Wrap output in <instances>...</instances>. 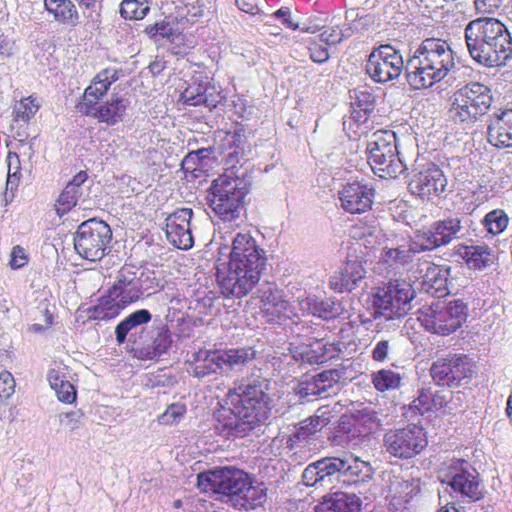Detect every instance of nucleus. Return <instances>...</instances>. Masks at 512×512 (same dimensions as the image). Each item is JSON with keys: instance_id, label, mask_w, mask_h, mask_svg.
I'll use <instances>...</instances> for the list:
<instances>
[{"instance_id": "72a5a7b5", "label": "nucleus", "mask_w": 512, "mask_h": 512, "mask_svg": "<svg viewBox=\"0 0 512 512\" xmlns=\"http://www.w3.org/2000/svg\"><path fill=\"white\" fill-rule=\"evenodd\" d=\"M361 502L354 493L335 492L324 496L315 512H360Z\"/></svg>"}, {"instance_id": "2f4dec72", "label": "nucleus", "mask_w": 512, "mask_h": 512, "mask_svg": "<svg viewBox=\"0 0 512 512\" xmlns=\"http://www.w3.org/2000/svg\"><path fill=\"white\" fill-rule=\"evenodd\" d=\"M219 353L223 365V375L241 372L246 367L250 368L257 356V351L250 346L220 349Z\"/></svg>"}, {"instance_id": "052dcab7", "label": "nucleus", "mask_w": 512, "mask_h": 512, "mask_svg": "<svg viewBox=\"0 0 512 512\" xmlns=\"http://www.w3.org/2000/svg\"><path fill=\"white\" fill-rule=\"evenodd\" d=\"M186 412V408L184 405L180 404H172L170 405L166 411L160 416L159 421L165 425H172L177 423L181 417Z\"/></svg>"}, {"instance_id": "8fccbe9b", "label": "nucleus", "mask_w": 512, "mask_h": 512, "mask_svg": "<svg viewBox=\"0 0 512 512\" xmlns=\"http://www.w3.org/2000/svg\"><path fill=\"white\" fill-rule=\"evenodd\" d=\"M144 32L154 41L161 39L173 41L175 36L173 25L166 18L147 25Z\"/></svg>"}, {"instance_id": "c85d7f7f", "label": "nucleus", "mask_w": 512, "mask_h": 512, "mask_svg": "<svg viewBox=\"0 0 512 512\" xmlns=\"http://www.w3.org/2000/svg\"><path fill=\"white\" fill-rule=\"evenodd\" d=\"M249 147L247 146L246 137L241 130L228 133L221 146L222 160L228 166L226 172H234L238 164L241 165L245 161V157Z\"/></svg>"}, {"instance_id": "6e6d98bb", "label": "nucleus", "mask_w": 512, "mask_h": 512, "mask_svg": "<svg viewBox=\"0 0 512 512\" xmlns=\"http://www.w3.org/2000/svg\"><path fill=\"white\" fill-rule=\"evenodd\" d=\"M354 417L359 423L366 426L369 430L376 428L381 422L378 417V413L370 406H365L362 409L356 410Z\"/></svg>"}, {"instance_id": "473e14b6", "label": "nucleus", "mask_w": 512, "mask_h": 512, "mask_svg": "<svg viewBox=\"0 0 512 512\" xmlns=\"http://www.w3.org/2000/svg\"><path fill=\"white\" fill-rule=\"evenodd\" d=\"M189 373L199 380L214 374L223 375V365L219 350H199L193 354Z\"/></svg>"}, {"instance_id": "864d4df0", "label": "nucleus", "mask_w": 512, "mask_h": 512, "mask_svg": "<svg viewBox=\"0 0 512 512\" xmlns=\"http://www.w3.org/2000/svg\"><path fill=\"white\" fill-rule=\"evenodd\" d=\"M8 160V175L6 182V189L13 191L18 187L20 180V159L16 153L9 152L7 156Z\"/></svg>"}, {"instance_id": "774afa93", "label": "nucleus", "mask_w": 512, "mask_h": 512, "mask_svg": "<svg viewBox=\"0 0 512 512\" xmlns=\"http://www.w3.org/2000/svg\"><path fill=\"white\" fill-rule=\"evenodd\" d=\"M27 263L25 249L19 245L13 247L11 252L10 266L13 269H19Z\"/></svg>"}, {"instance_id": "49530a36", "label": "nucleus", "mask_w": 512, "mask_h": 512, "mask_svg": "<svg viewBox=\"0 0 512 512\" xmlns=\"http://www.w3.org/2000/svg\"><path fill=\"white\" fill-rule=\"evenodd\" d=\"M372 383L380 392L394 390L400 387L401 376L392 370L381 369L373 374Z\"/></svg>"}, {"instance_id": "ea45409f", "label": "nucleus", "mask_w": 512, "mask_h": 512, "mask_svg": "<svg viewBox=\"0 0 512 512\" xmlns=\"http://www.w3.org/2000/svg\"><path fill=\"white\" fill-rule=\"evenodd\" d=\"M45 10L63 25L75 27L79 24V13L72 0H44Z\"/></svg>"}, {"instance_id": "bb28decb", "label": "nucleus", "mask_w": 512, "mask_h": 512, "mask_svg": "<svg viewBox=\"0 0 512 512\" xmlns=\"http://www.w3.org/2000/svg\"><path fill=\"white\" fill-rule=\"evenodd\" d=\"M425 248L422 245L417 233L408 242L407 245H401L397 248H384L382 249L379 264L386 265L388 268L393 270L399 269L408 263L413 261L414 256L417 253L425 252Z\"/></svg>"}, {"instance_id": "412c9836", "label": "nucleus", "mask_w": 512, "mask_h": 512, "mask_svg": "<svg viewBox=\"0 0 512 512\" xmlns=\"http://www.w3.org/2000/svg\"><path fill=\"white\" fill-rule=\"evenodd\" d=\"M151 319L152 314L147 309L136 310L125 317L115 327V339L118 345L124 344L127 338L134 346L140 344V340L148 333L144 325Z\"/></svg>"}, {"instance_id": "cd10ccee", "label": "nucleus", "mask_w": 512, "mask_h": 512, "mask_svg": "<svg viewBox=\"0 0 512 512\" xmlns=\"http://www.w3.org/2000/svg\"><path fill=\"white\" fill-rule=\"evenodd\" d=\"M172 344L171 333L166 326H161L152 331L150 341L140 340L135 345V356L140 360H156L165 354Z\"/></svg>"}, {"instance_id": "9b49d317", "label": "nucleus", "mask_w": 512, "mask_h": 512, "mask_svg": "<svg viewBox=\"0 0 512 512\" xmlns=\"http://www.w3.org/2000/svg\"><path fill=\"white\" fill-rule=\"evenodd\" d=\"M264 269L257 268V265L235 267L233 264H226L217 260L216 278L221 293L226 298H242L253 291L259 284L261 273Z\"/></svg>"}, {"instance_id": "4468645a", "label": "nucleus", "mask_w": 512, "mask_h": 512, "mask_svg": "<svg viewBox=\"0 0 512 512\" xmlns=\"http://www.w3.org/2000/svg\"><path fill=\"white\" fill-rule=\"evenodd\" d=\"M472 374L473 364L467 355L449 354L437 358L430 367V376L438 386H461Z\"/></svg>"}, {"instance_id": "0e129e2a", "label": "nucleus", "mask_w": 512, "mask_h": 512, "mask_svg": "<svg viewBox=\"0 0 512 512\" xmlns=\"http://www.w3.org/2000/svg\"><path fill=\"white\" fill-rule=\"evenodd\" d=\"M310 59L315 63H325L329 59L328 49L316 42L311 43L308 46Z\"/></svg>"}, {"instance_id": "58836bf2", "label": "nucleus", "mask_w": 512, "mask_h": 512, "mask_svg": "<svg viewBox=\"0 0 512 512\" xmlns=\"http://www.w3.org/2000/svg\"><path fill=\"white\" fill-rule=\"evenodd\" d=\"M456 255L461 257L471 269L482 270L493 264L494 255L492 250L483 245H459Z\"/></svg>"}, {"instance_id": "13d9d810", "label": "nucleus", "mask_w": 512, "mask_h": 512, "mask_svg": "<svg viewBox=\"0 0 512 512\" xmlns=\"http://www.w3.org/2000/svg\"><path fill=\"white\" fill-rule=\"evenodd\" d=\"M413 407L420 414L433 410V390L432 388H422L418 392V397L413 401Z\"/></svg>"}, {"instance_id": "c756f323", "label": "nucleus", "mask_w": 512, "mask_h": 512, "mask_svg": "<svg viewBox=\"0 0 512 512\" xmlns=\"http://www.w3.org/2000/svg\"><path fill=\"white\" fill-rule=\"evenodd\" d=\"M122 75L121 69L105 68L98 72L91 84L85 89L82 101L78 106L95 104L107 93L110 86Z\"/></svg>"}, {"instance_id": "603ef678", "label": "nucleus", "mask_w": 512, "mask_h": 512, "mask_svg": "<svg viewBox=\"0 0 512 512\" xmlns=\"http://www.w3.org/2000/svg\"><path fill=\"white\" fill-rule=\"evenodd\" d=\"M215 153V148L212 146L206 148H199L194 151H190L183 159L182 164L186 165L187 168L197 169V166H203L204 161L211 159Z\"/></svg>"}, {"instance_id": "ddd939ff", "label": "nucleus", "mask_w": 512, "mask_h": 512, "mask_svg": "<svg viewBox=\"0 0 512 512\" xmlns=\"http://www.w3.org/2000/svg\"><path fill=\"white\" fill-rule=\"evenodd\" d=\"M402 54L393 46L386 44L374 48L366 63V72L370 78L380 84L397 79L405 70Z\"/></svg>"}, {"instance_id": "a19ab883", "label": "nucleus", "mask_w": 512, "mask_h": 512, "mask_svg": "<svg viewBox=\"0 0 512 512\" xmlns=\"http://www.w3.org/2000/svg\"><path fill=\"white\" fill-rule=\"evenodd\" d=\"M327 424V419L320 416H312L300 422L295 431L289 436V447L309 442Z\"/></svg>"}, {"instance_id": "c03bdc74", "label": "nucleus", "mask_w": 512, "mask_h": 512, "mask_svg": "<svg viewBox=\"0 0 512 512\" xmlns=\"http://www.w3.org/2000/svg\"><path fill=\"white\" fill-rule=\"evenodd\" d=\"M167 240L176 248L188 250L193 246V237L190 226L181 224L166 225Z\"/></svg>"}, {"instance_id": "09e8293b", "label": "nucleus", "mask_w": 512, "mask_h": 512, "mask_svg": "<svg viewBox=\"0 0 512 512\" xmlns=\"http://www.w3.org/2000/svg\"><path fill=\"white\" fill-rule=\"evenodd\" d=\"M39 105L31 96L16 102L13 109L14 121L28 122L38 111Z\"/></svg>"}, {"instance_id": "6e6552de", "label": "nucleus", "mask_w": 512, "mask_h": 512, "mask_svg": "<svg viewBox=\"0 0 512 512\" xmlns=\"http://www.w3.org/2000/svg\"><path fill=\"white\" fill-rule=\"evenodd\" d=\"M396 140L393 131L378 130L367 143L368 163L381 178H396L406 169L399 157Z\"/></svg>"}, {"instance_id": "c9c22d12", "label": "nucleus", "mask_w": 512, "mask_h": 512, "mask_svg": "<svg viewBox=\"0 0 512 512\" xmlns=\"http://www.w3.org/2000/svg\"><path fill=\"white\" fill-rule=\"evenodd\" d=\"M88 179L86 171L78 172L65 186L57 199V214L59 216L69 212L76 206L79 198L83 194L82 185Z\"/></svg>"}, {"instance_id": "1a4fd4ad", "label": "nucleus", "mask_w": 512, "mask_h": 512, "mask_svg": "<svg viewBox=\"0 0 512 512\" xmlns=\"http://www.w3.org/2000/svg\"><path fill=\"white\" fill-rule=\"evenodd\" d=\"M467 305L460 299L434 302L418 311V320L428 332L442 336L459 329L467 318Z\"/></svg>"}, {"instance_id": "3c124183", "label": "nucleus", "mask_w": 512, "mask_h": 512, "mask_svg": "<svg viewBox=\"0 0 512 512\" xmlns=\"http://www.w3.org/2000/svg\"><path fill=\"white\" fill-rule=\"evenodd\" d=\"M508 216L502 210H493L483 219L487 231L493 235L502 233L508 225Z\"/></svg>"}, {"instance_id": "37998d69", "label": "nucleus", "mask_w": 512, "mask_h": 512, "mask_svg": "<svg viewBox=\"0 0 512 512\" xmlns=\"http://www.w3.org/2000/svg\"><path fill=\"white\" fill-rule=\"evenodd\" d=\"M128 305L127 303H122L119 297L113 295L112 290L109 288L107 294L102 296L98 304L94 306L93 317L101 320L112 319Z\"/></svg>"}, {"instance_id": "5fc2aeb1", "label": "nucleus", "mask_w": 512, "mask_h": 512, "mask_svg": "<svg viewBox=\"0 0 512 512\" xmlns=\"http://www.w3.org/2000/svg\"><path fill=\"white\" fill-rule=\"evenodd\" d=\"M292 358L296 362L314 364L319 360V356L316 355L315 351L310 348L309 345H292L289 348Z\"/></svg>"}, {"instance_id": "680f3d73", "label": "nucleus", "mask_w": 512, "mask_h": 512, "mask_svg": "<svg viewBox=\"0 0 512 512\" xmlns=\"http://www.w3.org/2000/svg\"><path fill=\"white\" fill-rule=\"evenodd\" d=\"M53 390L61 402L71 404L76 400V389L69 381L62 382Z\"/></svg>"}, {"instance_id": "aec40b11", "label": "nucleus", "mask_w": 512, "mask_h": 512, "mask_svg": "<svg viewBox=\"0 0 512 512\" xmlns=\"http://www.w3.org/2000/svg\"><path fill=\"white\" fill-rule=\"evenodd\" d=\"M446 186L447 178L443 171L434 164L416 173L409 183V189L413 194L427 200L439 197L445 191Z\"/></svg>"}, {"instance_id": "4d7b16f0", "label": "nucleus", "mask_w": 512, "mask_h": 512, "mask_svg": "<svg viewBox=\"0 0 512 512\" xmlns=\"http://www.w3.org/2000/svg\"><path fill=\"white\" fill-rule=\"evenodd\" d=\"M141 296L148 291L156 290L161 287V280L157 277L155 271H142L138 273Z\"/></svg>"}, {"instance_id": "7c9ffc66", "label": "nucleus", "mask_w": 512, "mask_h": 512, "mask_svg": "<svg viewBox=\"0 0 512 512\" xmlns=\"http://www.w3.org/2000/svg\"><path fill=\"white\" fill-rule=\"evenodd\" d=\"M298 305L304 314H311L325 320L334 319L344 312L341 302L332 298L319 299L313 295L298 298Z\"/></svg>"}, {"instance_id": "5701e85b", "label": "nucleus", "mask_w": 512, "mask_h": 512, "mask_svg": "<svg viewBox=\"0 0 512 512\" xmlns=\"http://www.w3.org/2000/svg\"><path fill=\"white\" fill-rule=\"evenodd\" d=\"M366 270L358 258L348 259L331 277L330 288L336 292H351L364 280Z\"/></svg>"}, {"instance_id": "e2e57ef3", "label": "nucleus", "mask_w": 512, "mask_h": 512, "mask_svg": "<svg viewBox=\"0 0 512 512\" xmlns=\"http://www.w3.org/2000/svg\"><path fill=\"white\" fill-rule=\"evenodd\" d=\"M192 215L193 212L190 208L178 209L167 217L166 225L181 224L183 226H190Z\"/></svg>"}, {"instance_id": "4be33fe9", "label": "nucleus", "mask_w": 512, "mask_h": 512, "mask_svg": "<svg viewBox=\"0 0 512 512\" xmlns=\"http://www.w3.org/2000/svg\"><path fill=\"white\" fill-rule=\"evenodd\" d=\"M374 196V189L360 182L349 183L339 191L342 208L351 214H360L369 210Z\"/></svg>"}, {"instance_id": "6ab92c4d", "label": "nucleus", "mask_w": 512, "mask_h": 512, "mask_svg": "<svg viewBox=\"0 0 512 512\" xmlns=\"http://www.w3.org/2000/svg\"><path fill=\"white\" fill-rule=\"evenodd\" d=\"M340 374L338 370L331 369L315 375H306L294 387V391L301 399L307 401L312 397L327 398L338 389Z\"/></svg>"}, {"instance_id": "423d86ee", "label": "nucleus", "mask_w": 512, "mask_h": 512, "mask_svg": "<svg viewBox=\"0 0 512 512\" xmlns=\"http://www.w3.org/2000/svg\"><path fill=\"white\" fill-rule=\"evenodd\" d=\"M492 102L488 86L479 82L467 83L451 96L448 118L462 129H469L486 115Z\"/></svg>"}, {"instance_id": "4c0bfd02", "label": "nucleus", "mask_w": 512, "mask_h": 512, "mask_svg": "<svg viewBox=\"0 0 512 512\" xmlns=\"http://www.w3.org/2000/svg\"><path fill=\"white\" fill-rule=\"evenodd\" d=\"M416 265L418 274L416 278L431 288L440 289L447 284L448 277L451 276L452 268L450 266H438L427 260H418Z\"/></svg>"}, {"instance_id": "7ed1b4c3", "label": "nucleus", "mask_w": 512, "mask_h": 512, "mask_svg": "<svg viewBox=\"0 0 512 512\" xmlns=\"http://www.w3.org/2000/svg\"><path fill=\"white\" fill-rule=\"evenodd\" d=\"M464 38L470 57L480 65L502 67L512 58V37L496 18L470 21L464 29Z\"/></svg>"}, {"instance_id": "dca6fc26", "label": "nucleus", "mask_w": 512, "mask_h": 512, "mask_svg": "<svg viewBox=\"0 0 512 512\" xmlns=\"http://www.w3.org/2000/svg\"><path fill=\"white\" fill-rule=\"evenodd\" d=\"M442 482H446L455 492L470 501L475 502L483 497L479 474L465 460H453Z\"/></svg>"}, {"instance_id": "f03ea898", "label": "nucleus", "mask_w": 512, "mask_h": 512, "mask_svg": "<svg viewBox=\"0 0 512 512\" xmlns=\"http://www.w3.org/2000/svg\"><path fill=\"white\" fill-rule=\"evenodd\" d=\"M197 486L203 492L219 495L220 501L239 510H253L266 500V489L253 485L248 473L232 466L217 467L198 474Z\"/></svg>"}, {"instance_id": "f704fd0d", "label": "nucleus", "mask_w": 512, "mask_h": 512, "mask_svg": "<svg viewBox=\"0 0 512 512\" xmlns=\"http://www.w3.org/2000/svg\"><path fill=\"white\" fill-rule=\"evenodd\" d=\"M332 467V457H325L313 463H310L302 473V482L305 486L327 487L334 482Z\"/></svg>"}, {"instance_id": "f8f14e48", "label": "nucleus", "mask_w": 512, "mask_h": 512, "mask_svg": "<svg viewBox=\"0 0 512 512\" xmlns=\"http://www.w3.org/2000/svg\"><path fill=\"white\" fill-rule=\"evenodd\" d=\"M469 220L466 217L449 216L431 223L416 233L426 251L446 246L468 235Z\"/></svg>"}, {"instance_id": "69168bd1", "label": "nucleus", "mask_w": 512, "mask_h": 512, "mask_svg": "<svg viewBox=\"0 0 512 512\" xmlns=\"http://www.w3.org/2000/svg\"><path fill=\"white\" fill-rule=\"evenodd\" d=\"M82 414L79 411H72L68 413H62L59 415L61 425L66 429L73 431L79 428L81 423Z\"/></svg>"}, {"instance_id": "f257e3e1", "label": "nucleus", "mask_w": 512, "mask_h": 512, "mask_svg": "<svg viewBox=\"0 0 512 512\" xmlns=\"http://www.w3.org/2000/svg\"><path fill=\"white\" fill-rule=\"evenodd\" d=\"M271 382L261 369L252 367L247 376L234 382L227 393L229 408L216 415L215 430L225 438H241L264 424L271 413Z\"/></svg>"}, {"instance_id": "9d476101", "label": "nucleus", "mask_w": 512, "mask_h": 512, "mask_svg": "<svg viewBox=\"0 0 512 512\" xmlns=\"http://www.w3.org/2000/svg\"><path fill=\"white\" fill-rule=\"evenodd\" d=\"M112 240L110 226L96 218L81 223L74 236L76 252L88 261L101 260L110 251L109 244Z\"/></svg>"}, {"instance_id": "a878e982", "label": "nucleus", "mask_w": 512, "mask_h": 512, "mask_svg": "<svg viewBox=\"0 0 512 512\" xmlns=\"http://www.w3.org/2000/svg\"><path fill=\"white\" fill-rule=\"evenodd\" d=\"M487 140L498 148L512 147V110L494 113L489 117L487 125Z\"/></svg>"}, {"instance_id": "393cba45", "label": "nucleus", "mask_w": 512, "mask_h": 512, "mask_svg": "<svg viewBox=\"0 0 512 512\" xmlns=\"http://www.w3.org/2000/svg\"><path fill=\"white\" fill-rule=\"evenodd\" d=\"M128 103L127 99L113 97L105 104L99 105V102H96L95 104H88L86 107L78 106V110L84 115L94 117L100 122L113 126L123 120Z\"/></svg>"}, {"instance_id": "f3484780", "label": "nucleus", "mask_w": 512, "mask_h": 512, "mask_svg": "<svg viewBox=\"0 0 512 512\" xmlns=\"http://www.w3.org/2000/svg\"><path fill=\"white\" fill-rule=\"evenodd\" d=\"M221 254L228 255L229 261L226 264H233L235 267L257 265V268L265 269L267 258L265 251L260 248L256 240L248 232H239L232 238V247L225 246L220 250Z\"/></svg>"}, {"instance_id": "a211bd4d", "label": "nucleus", "mask_w": 512, "mask_h": 512, "mask_svg": "<svg viewBox=\"0 0 512 512\" xmlns=\"http://www.w3.org/2000/svg\"><path fill=\"white\" fill-rule=\"evenodd\" d=\"M334 480L347 485H360L369 482L374 474V469L367 461L353 454H347L343 458L332 457Z\"/></svg>"}, {"instance_id": "20e7f679", "label": "nucleus", "mask_w": 512, "mask_h": 512, "mask_svg": "<svg viewBox=\"0 0 512 512\" xmlns=\"http://www.w3.org/2000/svg\"><path fill=\"white\" fill-rule=\"evenodd\" d=\"M454 51L440 38L424 39L408 58L405 75L414 89L430 88L455 68Z\"/></svg>"}, {"instance_id": "bf43d9fd", "label": "nucleus", "mask_w": 512, "mask_h": 512, "mask_svg": "<svg viewBox=\"0 0 512 512\" xmlns=\"http://www.w3.org/2000/svg\"><path fill=\"white\" fill-rule=\"evenodd\" d=\"M15 392V380L8 371L0 373V402L8 400Z\"/></svg>"}, {"instance_id": "39448f33", "label": "nucleus", "mask_w": 512, "mask_h": 512, "mask_svg": "<svg viewBox=\"0 0 512 512\" xmlns=\"http://www.w3.org/2000/svg\"><path fill=\"white\" fill-rule=\"evenodd\" d=\"M250 182L235 172H225L212 181L208 190L209 207L224 222L240 217L244 199L249 193Z\"/></svg>"}, {"instance_id": "a18cd8bd", "label": "nucleus", "mask_w": 512, "mask_h": 512, "mask_svg": "<svg viewBox=\"0 0 512 512\" xmlns=\"http://www.w3.org/2000/svg\"><path fill=\"white\" fill-rule=\"evenodd\" d=\"M350 98L352 106L364 112L365 115H369L375 108L376 98L368 87H360L350 92Z\"/></svg>"}, {"instance_id": "338daca9", "label": "nucleus", "mask_w": 512, "mask_h": 512, "mask_svg": "<svg viewBox=\"0 0 512 512\" xmlns=\"http://www.w3.org/2000/svg\"><path fill=\"white\" fill-rule=\"evenodd\" d=\"M466 401L465 393L462 391L449 392L448 411L457 412L463 409Z\"/></svg>"}, {"instance_id": "0eeeda50", "label": "nucleus", "mask_w": 512, "mask_h": 512, "mask_svg": "<svg viewBox=\"0 0 512 512\" xmlns=\"http://www.w3.org/2000/svg\"><path fill=\"white\" fill-rule=\"evenodd\" d=\"M415 290L405 280L381 282L371 289V316L374 320L401 319L412 309Z\"/></svg>"}, {"instance_id": "b1692460", "label": "nucleus", "mask_w": 512, "mask_h": 512, "mask_svg": "<svg viewBox=\"0 0 512 512\" xmlns=\"http://www.w3.org/2000/svg\"><path fill=\"white\" fill-rule=\"evenodd\" d=\"M139 268L133 265H124L115 277L114 284L110 287L112 294L120 298L122 303L131 304L141 297L139 279Z\"/></svg>"}, {"instance_id": "e433bc0d", "label": "nucleus", "mask_w": 512, "mask_h": 512, "mask_svg": "<svg viewBox=\"0 0 512 512\" xmlns=\"http://www.w3.org/2000/svg\"><path fill=\"white\" fill-rule=\"evenodd\" d=\"M252 297L259 299L263 309L271 314H275L276 317H279L288 306L287 302L283 299L282 291L270 282L261 283L257 290L253 292Z\"/></svg>"}, {"instance_id": "2eb2a0df", "label": "nucleus", "mask_w": 512, "mask_h": 512, "mask_svg": "<svg viewBox=\"0 0 512 512\" xmlns=\"http://www.w3.org/2000/svg\"><path fill=\"white\" fill-rule=\"evenodd\" d=\"M383 442L385 451L399 459L413 458L427 446L426 433L417 425L389 430L385 433Z\"/></svg>"}, {"instance_id": "79ce46f5", "label": "nucleus", "mask_w": 512, "mask_h": 512, "mask_svg": "<svg viewBox=\"0 0 512 512\" xmlns=\"http://www.w3.org/2000/svg\"><path fill=\"white\" fill-rule=\"evenodd\" d=\"M209 89V83L207 77L203 75L194 76L192 82L188 85L182 94L184 102L188 105L198 106L206 105L209 106L207 91Z\"/></svg>"}, {"instance_id": "de8ad7c7", "label": "nucleus", "mask_w": 512, "mask_h": 512, "mask_svg": "<svg viewBox=\"0 0 512 512\" xmlns=\"http://www.w3.org/2000/svg\"><path fill=\"white\" fill-rule=\"evenodd\" d=\"M147 2L145 0H123L120 5V15L129 20L143 19L149 12Z\"/></svg>"}]
</instances>
